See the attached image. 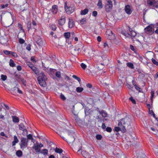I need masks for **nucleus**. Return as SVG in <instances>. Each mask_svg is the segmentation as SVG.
Returning <instances> with one entry per match:
<instances>
[{
  "instance_id": "nucleus-1",
  "label": "nucleus",
  "mask_w": 158,
  "mask_h": 158,
  "mask_svg": "<svg viewBox=\"0 0 158 158\" xmlns=\"http://www.w3.org/2000/svg\"><path fill=\"white\" fill-rule=\"evenodd\" d=\"M61 125L62 126V129L61 127H57V129L59 131H68V136L67 137V139H66L68 143H73L75 139V138L73 135L74 133L73 132L70 131L68 129V127L64 123H62Z\"/></svg>"
},
{
  "instance_id": "nucleus-2",
  "label": "nucleus",
  "mask_w": 158,
  "mask_h": 158,
  "mask_svg": "<svg viewBox=\"0 0 158 158\" xmlns=\"http://www.w3.org/2000/svg\"><path fill=\"white\" fill-rule=\"evenodd\" d=\"M131 120L129 118L126 117L121 119L118 122V126L122 127V132H125L126 131V127H128L131 124Z\"/></svg>"
},
{
  "instance_id": "nucleus-3",
  "label": "nucleus",
  "mask_w": 158,
  "mask_h": 158,
  "mask_svg": "<svg viewBox=\"0 0 158 158\" xmlns=\"http://www.w3.org/2000/svg\"><path fill=\"white\" fill-rule=\"evenodd\" d=\"M46 77L43 72H41L40 75L37 78L39 84L40 86L43 87H45L46 86Z\"/></svg>"
},
{
  "instance_id": "nucleus-4",
  "label": "nucleus",
  "mask_w": 158,
  "mask_h": 158,
  "mask_svg": "<svg viewBox=\"0 0 158 158\" xmlns=\"http://www.w3.org/2000/svg\"><path fill=\"white\" fill-rule=\"evenodd\" d=\"M94 153L93 151L90 147L88 148L87 151H83L81 152V154L85 158H90L91 156Z\"/></svg>"
},
{
  "instance_id": "nucleus-5",
  "label": "nucleus",
  "mask_w": 158,
  "mask_h": 158,
  "mask_svg": "<svg viewBox=\"0 0 158 158\" xmlns=\"http://www.w3.org/2000/svg\"><path fill=\"white\" fill-rule=\"evenodd\" d=\"M67 1L64 2V8L65 11L68 14H70L74 11L75 6L73 5H71V6H67Z\"/></svg>"
},
{
  "instance_id": "nucleus-6",
  "label": "nucleus",
  "mask_w": 158,
  "mask_h": 158,
  "mask_svg": "<svg viewBox=\"0 0 158 158\" xmlns=\"http://www.w3.org/2000/svg\"><path fill=\"white\" fill-rule=\"evenodd\" d=\"M28 142V141L26 138L23 137H21L19 143L21 148L23 149L27 147Z\"/></svg>"
},
{
  "instance_id": "nucleus-7",
  "label": "nucleus",
  "mask_w": 158,
  "mask_h": 158,
  "mask_svg": "<svg viewBox=\"0 0 158 158\" xmlns=\"http://www.w3.org/2000/svg\"><path fill=\"white\" fill-rule=\"evenodd\" d=\"M43 146L44 145L42 143H37L34 144L32 148L35 149L36 153H39L41 150L40 148Z\"/></svg>"
},
{
  "instance_id": "nucleus-8",
  "label": "nucleus",
  "mask_w": 158,
  "mask_h": 158,
  "mask_svg": "<svg viewBox=\"0 0 158 158\" xmlns=\"http://www.w3.org/2000/svg\"><path fill=\"white\" fill-rule=\"evenodd\" d=\"M147 4L149 6H152L156 8H158V2L156 0H147Z\"/></svg>"
},
{
  "instance_id": "nucleus-9",
  "label": "nucleus",
  "mask_w": 158,
  "mask_h": 158,
  "mask_svg": "<svg viewBox=\"0 0 158 158\" xmlns=\"http://www.w3.org/2000/svg\"><path fill=\"white\" fill-rule=\"evenodd\" d=\"M144 31L147 34H151L154 31L153 26L149 25L144 29Z\"/></svg>"
},
{
  "instance_id": "nucleus-10",
  "label": "nucleus",
  "mask_w": 158,
  "mask_h": 158,
  "mask_svg": "<svg viewBox=\"0 0 158 158\" xmlns=\"http://www.w3.org/2000/svg\"><path fill=\"white\" fill-rule=\"evenodd\" d=\"M70 48L71 52L74 54H78L80 52V49L75 46H72Z\"/></svg>"
},
{
  "instance_id": "nucleus-11",
  "label": "nucleus",
  "mask_w": 158,
  "mask_h": 158,
  "mask_svg": "<svg viewBox=\"0 0 158 158\" xmlns=\"http://www.w3.org/2000/svg\"><path fill=\"white\" fill-rule=\"evenodd\" d=\"M17 85H16V86L14 87L13 88L11 89V93L15 95V94L17 93V92L19 94H22V91L19 89L17 86Z\"/></svg>"
},
{
  "instance_id": "nucleus-12",
  "label": "nucleus",
  "mask_w": 158,
  "mask_h": 158,
  "mask_svg": "<svg viewBox=\"0 0 158 158\" xmlns=\"http://www.w3.org/2000/svg\"><path fill=\"white\" fill-rule=\"evenodd\" d=\"M112 3H106L105 6V10L107 12H110L112 9Z\"/></svg>"
},
{
  "instance_id": "nucleus-13",
  "label": "nucleus",
  "mask_w": 158,
  "mask_h": 158,
  "mask_svg": "<svg viewBox=\"0 0 158 158\" xmlns=\"http://www.w3.org/2000/svg\"><path fill=\"white\" fill-rule=\"evenodd\" d=\"M66 18L64 16H62L61 18L58 20V23L59 24L60 26L63 25L65 22Z\"/></svg>"
},
{
  "instance_id": "nucleus-14",
  "label": "nucleus",
  "mask_w": 158,
  "mask_h": 158,
  "mask_svg": "<svg viewBox=\"0 0 158 158\" xmlns=\"http://www.w3.org/2000/svg\"><path fill=\"white\" fill-rule=\"evenodd\" d=\"M74 115H75L74 118L76 123L78 126H80L81 123V120L78 117L77 114H74Z\"/></svg>"
},
{
  "instance_id": "nucleus-15",
  "label": "nucleus",
  "mask_w": 158,
  "mask_h": 158,
  "mask_svg": "<svg viewBox=\"0 0 158 158\" xmlns=\"http://www.w3.org/2000/svg\"><path fill=\"white\" fill-rule=\"evenodd\" d=\"M125 10L126 12L128 15H130L132 12V11L130 8V6L129 5H126L125 6Z\"/></svg>"
},
{
  "instance_id": "nucleus-16",
  "label": "nucleus",
  "mask_w": 158,
  "mask_h": 158,
  "mask_svg": "<svg viewBox=\"0 0 158 158\" xmlns=\"http://www.w3.org/2000/svg\"><path fill=\"white\" fill-rule=\"evenodd\" d=\"M15 78L16 79H20V80L21 81H22L23 84L24 85H26V81L25 80H24L23 78H21L20 77V75H18L17 74H16L15 75Z\"/></svg>"
},
{
  "instance_id": "nucleus-17",
  "label": "nucleus",
  "mask_w": 158,
  "mask_h": 158,
  "mask_svg": "<svg viewBox=\"0 0 158 158\" xmlns=\"http://www.w3.org/2000/svg\"><path fill=\"white\" fill-rule=\"evenodd\" d=\"M31 69L32 70V71L34 72L35 73L36 75H38L40 74V72L38 69L35 66H34L32 67Z\"/></svg>"
},
{
  "instance_id": "nucleus-18",
  "label": "nucleus",
  "mask_w": 158,
  "mask_h": 158,
  "mask_svg": "<svg viewBox=\"0 0 158 158\" xmlns=\"http://www.w3.org/2000/svg\"><path fill=\"white\" fill-rule=\"evenodd\" d=\"M52 11L53 14H56L57 12V6L56 5H54L52 6Z\"/></svg>"
},
{
  "instance_id": "nucleus-19",
  "label": "nucleus",
  "mask_w": 158,
  "mask_h": 158,
  "mask_svg": "<svg viewBox=\"0 0 158 158\" xmlns=\"http://www.w3.org/2000/svg\"><path fill=\"white\" fill-rule=\"evenodd\" d=\"M74 25L73 21L72 19H69L68 22V26L70 28H72Z\"/></svg>"
},
{
  "instance_id": "nucleus-20",
  "label": "nucleus",
  "mask_w": 158,
  "mask_h": 158,
  "mask_svg": "<svg viewBox=\"0 0 158 158\" xmlns=\"http://www.w3.org/2000/svg\"><path fill=\"white\" fill-rule=\"evenodd\" d=\"M39 153L45 156L48 155V150L47 149H44L41 150Z\"/></svg>"
},
{
  "instance_id": "nucleus-21",
  "label": "nucleus",
  "mask_w": 158,
  "mask_h": 158,
  "mask_svg": "<svg viewBox=\"0 0 158 158\" xmlns=\"http://www.w3.org/2000/svg\"><path fill=\"white\" fill-rule=\"evenodd\" d=\"M12 121L15 123H18L19 121V119L18 117L16 116H12Z\"/></svg>"
},
{
  "instance_id": "nucleus-22",
  "label": "nucleus",
  "mask_w": 158,
  "mask_h": 158,
  "mask_svg": "<svg viewBox=\"0 0 158 158\" xmlns=\"http://www.w3.org/2000/svg\"><path fill=\"white\" fill-rule=\"evenodd\" d=\"M14 140L12 142L13 146L15 145L16 144V143H18L19 142V140H18L16 136V135L14 136Z\"/></svg>"
},
{
  "instance_id": "nucleus-23",
  "label": "nucleus",
  "mask_w": 158,
  "mask_h": 158,
  "mask_svg": "<svg viewBox=\"0 0 158 158\" xmlns=\"http://www.w3.org/2000/svg\"><path fill=\"white\" fill-rule=\"evenodd\" d=\"M7 41V40L6 38L1 37L0 39V42L1 44H3L6 43Z\"/></svg>"
},
{
  "instance_id": "nucleus-24",
  "label": "nucleus",
  "mask_w": 158,
  "mask_h": 158,
  "mask_svg": "<svg viewBox=\"0 0 158 158\" xmlns=\"http://www.w3.org/2000/svg\"><path fill=\"white\" fill-rule=\"evenodd\" d=\"M99 113L101 114L103 117H106L107 116V113L105 111L103 110H102L101 111H99Z\"/></svg>"
},
{
  "instance_id": "nucleus-25",
  "label": "nucleus",
  "mask_w": 158,
  "mask_h": 158,
  "mask_svg": "<svg viewBox=\"0 0 158 158\" xmlns=\"http://www.w3.org/2000/svg\"><path fill=\"white\" fill-rule=\"evenodd\" d=\"M88 9L87 8H85L83 10H81V14L82 15H84L86 14L88 12Z\"/></svg>"
},
{
  "instance_id": "nucleus-26",
  "label": "nucleus",
  "mask_w": 158,
  "mask_h": 158,
  "mask_svg": "<svg viewBox=\"0 0 158 158\" xmlns=\"http://www.w3.org/2000/svg\"><path fill=\"white\" fill-rule=\"evenodd\" d=\"M55 152L57 153H61L63 152V150L60 148H59L56 147L54 150Z\"/></svg>"
},
{
  "instance_id": "nucleus-27",
  "label": "nucleus",
  "mask_w": 158,
  "mask_h": 158,
  "mask_svg": "<svg viewBox=\"0 0 158 158\" xmlns=\"http://www.w3.org/2000/svg\"><path fill=\"white\" fill-rule=\"evenodd\" d=\"M16 154L17 156L20 157L22 156L23 152L19 150L16 152Z\"/></svg>"
},
{
  "instance_id": "nucleus-28",
  "label": "nucleus",
  "mask_w": 158,
  "mask_h": 158,
  "mask_svg": "<svg viewBox=\"0 0 158 158\" xmlns=\"http://www.w3.org/2000/svg\"><path fill=\"white\" fill-rule=\"evenodd\" d=\"M97 6L99 9H102L103 7V5L102 2V0H98Z\"/></svg>"
},
{
  "instance_id": "nucleus-29",
  "label": "nucleus",
  "mask_w": 158,
  "mask_h": 158,
  "mask_svg": "<svg viewBox=\"0 0 158 158\" xmlns=\"http://www.w3.org/2000/svg\"><path fill=\"white\" fill-rule=\"evenodd\" d=\"M127 66L131 69L134 68L133 64L131 62H128L127 63Z\"/></svg>"
},
{
  "instance_id": "nucleus-30",
  "label": "nucleus",
  "mask_w": 158,
  "mask_h": 158,
  "mask_svg": "<svg viewBox=\"0 0 158 158\" xmlns=\"http://www.w3.org/2000/svg\"><path fill=\"white\" fill-rule=\"evenodd\" d=\"M9 65L11 67H13L15 66V64L14 63V61L12 59H10V60Z\"/></svg>"
},
{
  "instance_id": "nucleus-31",
  "label": "nucleus",
  "mask_w": 158,
  "mask_h": 158,
  "mask_svg": "<svg viewBox=\"0 0 158 158\" xmlns=\"http://www.w3.org/2000/svg\"><path fill=\"white\" fill-rule=\"evenodd\" d=\"M37 43L39 46H42L43 45V42L41 39H40L37 41Z\"/></svg>"
},
{
  "instance_id": "nucleus-32",
  "label": "nucleus",
  "mask_w": 158,
  "mask_h": 158,
  "mask_svg": "<svg viewBox=\"0 0 158 158\" xmlns=\"http://www.w3.org/2000/svg\"><path fill=\"white\" fill-rule=\"evenodd\" d=\"M18 27L21 29V30L22 31L23 33V35L24 36L25 35V31L24 29L23 28V27L20 23H19L18 24Z\"/></svg>"
},
{
  "instance_id": "nucleus-33",
  "label": "nucleus",
  "mask_w": 158,
  "mask_h": 158,
  "mask_svg": "<svg viewBox=\"0 0 158 158\" xmlns=\"http://www.w3.org/2000/svg\"><path fill=\"white\" fill-rule=\"evenodd\" d=\"M122 127L118 126V127H116L114 128V130L117 132H118L120 130H121L122 131Z\"/></svg>"
},
{
  "instance_id": "nucleus-34",
  "label": "nucleus",
  "mask_w": 158,
  "mask_h": 158,
  "mask_svg": "<svg viewBox=\"0 0 158 158\" xmlns=\"http://www.w3.org/2000/svg\"><path fill=\"white\" fill-rule=\"evenodd\" d=\"M19 126L20 130L22 131L25 128V125L23 123H20Z\"/></svg>"
},
{
  "instance_id": "nucleus-35",
  "label": "nucleus",
  "mask_w": 158,
  "mask_h": 158,
  "mask_svg": "<svg viewBox=\"0 0 158 158\" xmlns=\"http://www.w3.org/2000/svg\"><path fill=\"white\" fill-rule=\"evenodd\" d=\"M83 90V88L82 87H78L76 88V91L78 93H81Z\"/></svg>"
},
{
  "instance_id": "nucleus-36",
  "label": "nucleus",
  "mask_w": 158,
  "mask_h": 158,
  "mask_svg": "<svg viewBox=\"0 0 158 158\" xmlns=\"http://www.w3.org/2000/svg\"><path fill=\"white\" fill-rule=\"evenodd\" d=\"M64 36L66 38H69L70 36V33L69 32L65 33Z\"/></svg>"
},
{
  "instance_id": "nucleus-37",
  "label": "nucleus",
  "mask_w": 158,
  "mask_h": 158,
  "mask_svg": "<svg viewBox=\"0 0 158 158\" xmlns=\"http://www.w3.org/2000/svg\"><path fill=\"white\" fill-rule=\"evenodd\" d=\"M55 75L56 77L58 78H60L61 77V73L60 71H57Z\"/></svg>"
},
{
  "instance_id": "nucleus-38",
  "label": "nucleus",
  "mask_w": 158,
  "mask_h": 158,
  "mask_svg": "<svg viewBox=\"0 0 158 158\" xmlns=\"http://www.w3.org/2000/svg\"><path fill=\"white\" fill-rule=\"evenodd\" d=\"M80 23L81 24H85L86 23V19L83 18L80 21Z\"/></svg>"
},
{
  "instance_id": "nucleus-39",
  "label": "nucleus",
  "mask_w": 158,
  "mask_h": 158,
  "mask_svg": "<svg viewBox=\"0 0 158 158\" xmlns=\"http://www.w3.org/2000/svg\"><path fill=\"white\" fill-rule=\"evenodd\" d=\"M3 52L4 54L6 55L11 54V53H12L11 51H8L7 50H4Z\"/></svg>"
},
{
  "instance_id": "nucleus-40",
  "label": "nucleus",
  "mask_w": 158,
  "mask_h": 158,
  "mask_svg": "<svg viewBox=\"0 0 158 158\" xmlns=\"http://www.w3.org/2000/svg\"><path fill=\"white\" fill-rule=\"evenodd\" d=\"M31 22H28L27 23V28L28 29V31H29L31 28Z\"/></svg>"
},
{
  "instance_id": "nucleus-41",
  "label": "nucleus",
  "mask_w": 158,
  "mask_h": 158,
  "mask_svg": "<svg viewBox=\"0 0 158 158\" xmlns=\"http://www.w3.org/2000/svg\"><path fill=\"white\" fill-rule=\"evenodd\" d=\"M131 34L132 37H135L136 35V33L133 31H131Z\"/></svg>"
},
{
  "instance_id": "nucleus-42",
  "label": "nucleus",
  "mask_w": 158,
  "mask_h": 158,
  "mask_svg": "<svg viewBox=\"0 0 158 158\" xmlns=\"http://www.w3.org/2000/svg\"><path fill=\"white\" fill-rule=\"evenodd\" d=\"M152 61L153 64L157 66H158V62L156 61L155 59L152 58Z\"/></svg>"
},
{
  "instance_id": "nucleus-43",
  "label": "nucleus",
  "mask_w": 158,
  "mask_h": 158,
  "mask_svg": "<svg viewBox=\"0 0 158 158\" xmlns=\"http://www.w3.org/2000/svg\"><path fill=\"white\" fill-rule=\"evenodd\" d=\"M1 78L2 80L5 81L7 78V76L6 75L2 74L1 76Z\"/></svg>"
},
{
  "instance_id": "nucleus-44",
  "label": "nucleus",
  "mask_w": 158,
  "mask_h": 158,
  "mask_svg": "<svg viewBox=\"0 0 158 158\" xmlns=\"http://www.w3.org/2000/svg\"><path fill=\"white\" fill-rule=\"evenodd\" d=\"M151 101L152 102L153 101V98L154 96V91H152L151 92Z\"/></svg>"
},
{
  "instance_id": "nucleus-45",
  "label": "nucleus",
  "mask_w": 158,
  "mask_h": 158,
  "mask_svg": "<svg viewBox=\"0 0 158 158\" xmlns=\"http://www.w3.org/2000/svg\"><path fill=\"white\" fill-rule=\"evenodd\" d=\"M27 140L28 139H33V137L32 135L31 134H29L27 135Z\"/></svg>"
},
{
  "instance_id": "nucleus-46",
  "label": "nucleus",
  "mask_w": 158,
  "mask_h": 158,
  "mask_svg": "<svg viewBox=\"0 0 158 158\" xmlns=\"http://www.w3.org/2000/svg\"><path fill=\"white\" fill-rule=\"evenodd\" d=\"M121 33L122 34L125 36H127V35H129V34L127 32H126L125 31H121Z\"/></svg>"
},
{
  "instance_id": "nucleus-47",
  "label": "nucleus",
  "mask_w": 158,
  "mask_h": 158,
  "mask_svg": "<svg viewBox=\"0 0 158 158\" xmlns=\"http://www.w3.org/2000/svg\"><path fill=\"white\" fill-rule=\"evenodd\" d=\"M81 66L83 69H85L86 68V65L83 63H82L81 64Z\"/></svg>"
},
{
  "instance_id": "nucleus-48",
  "label": "nucleus",
  "mask_w": 158,
  "mask_h": 158,
  "mask_svg": "<svg viewBox=\"0 0 158 158\" xmlns=\"http://www.w3.org/2000/svg\"><path fill=\"white\" fill-rule=\"evenodd\" d=\"M11 55L13 56L14 57L16 58L18 57L17 54L15 52H12Z\"/></svg>"
},
{
  "instance_id": "nucleus-49",
  "label": "nucleus",
  "mask_w": 158,
  "mask_h": 158,
  "mask_svg": "<svg viewBox=\"0 0 158 158\" xmlns=\"http://www.w3.org/2000/svg\"><path fill=\"white\" fill-rule=\"evenodd\" d=\"M60 98L61 99L64 101L66 99V98L64 96L62 93L60 95Z\"/></svg>"
},
{
  "instance_id": "nucleus-50",
  "label": "nucleus",
  "mask_w": 158,
  "mask_h": 158,
  "mask_svg": "<svg viewBox=\"0 0 158 158\" xmlns=\"http://www.w3.org/2000/svg\"><path fill=\"white\" fill-rule=\"evenodd\" d=\"M135 88L137 90H138L139 92H141L142 89L140 88L139 87L136 85H135Z\"/></svg>"
},
{
  "instance_id": "nucleus-51",
  "label": "nucleus",
  "mask_w": 158,
  "mask_h": 158,
  "mask_svg": "<svg viewBox=\"0 0 158 158\" xmlns=\"http://www.w3.org/2000/svg\"><path fill=\"white\" fill-rule=\"evenodd\" d=\"M19 43L21 44H23L25 42L24 40L21 38L19 39Z\"/></svg>"
},
{
  "instance_id": "nucleus-52",
  "label": "nucleus",
  "mask_w": 158,
  "mask_h": 158,
  "mask_svg": "<svg viewBox=\"0 0 158 158\" xmlns=\"http://www.w3.org/2000/svg\"><path fill=\"white\" fill-rule=\"evenodd\" d=\"M50 27L53 31H55L56 29V27L55 25H51Z\"/></svg>"
},
{
  "instance_id": "nucleus-53",
  "label": "nucleus",
  "mask_w": 158,
  "mask_h": 158,
  "mask_svg": "<svg viewBox=\"0 0 158 158\" xmlns=\"http://www.w3.org/2000/svg\"><path fill=\"white\" fill-rule=\"evenodd\" d=\"M102 137L101 135H98L96 136V138L98 140H101Z\"/></svg>"
},
{
  "instance_id": "nucleus-54",
  "label": "nucleus",
  "mask_w": 158,
  "mask_h": 158,
  "mask_svg": "<svg viewBox=\"0 0 158 158\" xmlns=\"http://www.w3.org/2000/svg\"><path fill=\"white\" fill-rule=\"evenodd\" d=\"M129 100L132 102V103L133 104H135L136 102L135 100L132 97H130L129 98Z\"/></svg>"
},
{
  "instance_id": "nucleus-55",
  "label": "nucleus",
  "mask_w": 158,
  "mask_h": 158,
  "mask_svg": "<svg viewBox=\"0 0 158 158\" xmlns=\"http://www.w3.org/2000/svg\"><path fill=\"white\" fill-rule=\"evenodd\" d=\"M112 130V129L110 127H108L106 128V131L109 132H110Z\"/></svg>"
},
{
  "instance_id": "nucleus-56",
  "label": "nucleus",
  "mask_w": 158,
  "mask_h": 158,
  "mask_svg": "<svg viewBox=\"0 0 158 158\" xmlns=\"http://www.w3.org/2000/svg\"><path fill=\"white\" fill-rule=\"evenodd\" d=\"M22 131H23V132L22 133V134L23 135H25V132H26V134H28V131H27V130L25 128V129H24Z\"/></svg>"
},
{
  "instance_id": "nucleus-57",
  "label": "nucleus",
  "mask_w": 158,
  "mask_h": 158,
  "mask_svg": "<svg viewBox=\"0 0 158 158\" xmlns=\"http://www.w3.org/2000/svg\"><path fill=\"white\" fill-rule=\"evenodd\" d=\"M27 65L31 69L32 68V67L34 66L33 64L30 62H28L27 63Z\"/></svg>"
},
{
  "instance_id": "nucleus-58",
  "label": "nucleus",
  "mask_w": 158,
  "mask_h": 158,
  "mask_svg": "<svg viewBox=\"0 0 158 158\" xmlns=\"http://www.w3.org/2000/svg\"><path fill=\"white\" fill-rule=\"evenodd\" d=\"M97 15V12L96 11H94L92 12V15L96 17Z\"/></svg>"
},
{
  "instance_id": "nucleus-59",
  "label": "nucleus",
  "mask_w": 158,
  "mask_h": 158,
  "mask_svg": "<svg viewBox=\"0 0 158 158\" xmlns=\"http://www.w3.org/2000/svg\"><path fill=\"white\" fill-rule=\"evenodd\" d=\"M26 48L28 51H30L31 49V45L30 44H28L26 47Z\"/></svg>"
},
{
  "instance_id": "nucleus-60",
  "label": "nucleus",
  "mask_w": 158,
  "mask_h": 158,
  "mask_svg": "<svg viewBox=\"0 0 158 158\" xmlns=\"http://www.w3.org/2000/svg\"><path fill=\"white\" fill-rule=\"evenodd\" d=\"M154 151L155 154L158 156V148H155L154 149Z\"/></svg>"
},
{
  "instance_id": "nucleus-61",
  "label": "nucleus",
  "mask_w": 158,
  "mask_h": 158,
  "mask_svg": "<svg viewBox=\"0 0 158 158\" xmlns=\"http://www.w3.org/2000/svg\"><path fill=\"white\" fill-rule=\"evenodd\" d=\"M17 69L19 71H20L22 70V67L20 65L17 66Z\"/></svg>"
},
{
  "instance_id": "nucleus-62",
  "label": "nucleus",
  "mask_w": 158,
  "mask_h": 158,
  "mask_svg": "<svg viewBox=\"0 0 158 158\" xmlns=\"http://www.w3.org/2000/svg\"><path fill=\"white\" fill-rule=\"evenodd\" d=\"M127 87L128 89H132L133 88V86H132L131 85L129 84H128L127 85Z\"/></svg>"
},
{
  "instance_id": "nucleus-63",
  "label": "nucleus",
  "mask_w": 158,
  "mask_h": 158,
  "mask_svg": "<svg viewBox=\"0 0 158 158\" xmlns=\"http://www.w3.org/2000/svg\"><path fill=\"white\" fill-rule=\"evenodd\" d=\"M8 4H6L5 5H1V7H2V8H4L5 7H7L8 6Z\"/></svg>"
},
{
  "instance_id": "nucleus-64",
  "label": "nucleus",
  "mask_w": 158,
  "mask_h": 158,
  "mask_svg": "<svg viewBox=\"0 0 158 158\" xmlns=\"http://www.w3.org/2000/svg\"><path fill=\"white\" fill-rule=\"evenodd\" d=\"M103 46L104 48H108V44L106 43H104V45H103Z\"/></svg>"
}]
</instances>
